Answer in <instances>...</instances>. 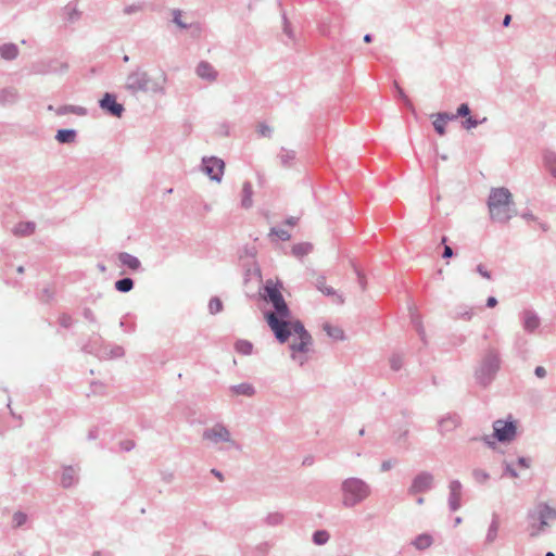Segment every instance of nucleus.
<instances>
[{"mask_svg": "<svg viewBox=\"0 0 556 556\" xmlns=\"http://www.w3.org/2000/svg\"><path fill=\"white\" fill-rule=\"evenodd\" d=\"M342 493V505L345 508H353L364 501H366L371 494L370 485L361 478L350 477L341 483Z\"/></svg>", "mask_w": 556, "mask_h": 556, "instance_id": "nucleus-5", "label": "nucleus"}, {"mask_svg": "<svg viewBox=\"0 0 556 556\" xmlns=\"http://www.w3.org/2000/svg\"><path fill=\"white\" fill-rule=\"evenodd\" d=\"M18 92L15 88L9 87L0 90V104L7 105L16 102Z\"/></svg>", "mask_w": 556, "mask_h": 556, "instance_id": "nucleus-22", "label": "nucleus"}, {"mask_svg": "<svg viewBox=\"0 0 556 556\" xmlns=\"http://www.w3.org/2000/svg\"><path fill=\"white\" fill-rule=\"evenodd\" d=\"M18 55V47L15 43H4L0 47V56L3 60L12 61Z\"/></svg>", "mask_w": 556, "mask_h": 556, "instance_id": "nucleus-25", "label": "nucleus"}, {"mask_svg": "<svg viewBox=\"0 0 556 556\" xmlns=\"http://www.w3.org/2000/svg\"><path fill=\"white\" fill-rule=\"evenodd\" d=\"M208 311L211 314L215 315L223 311V303L219 298L213 296L208 302Z\"/></svg>", "mask_w": 556, "mask_h": 556, "instance_id": "nucleus-40", "label": "nucleus"}, {"mask_svg": "<svg viewBox=\"0 0 556 556\" xmlns=\"http://www.w3.org/2000/svg\"><path fill=\"white\" fill-rule=\"evenodd\" d=\"M77 132L75 129H59L55 135L58 142L68 144L75 142Z\"/></svg>", "mask_w": 556, "mask_h": 556, "instance_id": "nucleus-24", "label": "nucleus"}, {"mask_svg": "<svg viewBox=\"0 0 556 556\" xmlns=\"http://www.w3.org/2000/svg\"><path fill=\"white\" fill-rule=\"evenodd\" d=\"M442 244H444V250H443V253H442V257L443 258H451L453 255H454V251L453 249L450 247V245H446V237H442V240H441Z\"/></svg>", "mask_w": 556, "mask_h": 556, "instance_id": "nucleus-55", "label": "nucleus"}, {"mask_svg": "<svg viewBox=\"0 0 556 556\" xmlns=\"http://www.w3.org/2000/svg\"><path fill=\"white\" fill-rule=\"evenodd\" d=\"M269 235L270 236L275 235V236H277L282 241H288L291 238V235L289 233L288 230L278 229L276 227H273L270 229V233Z\"/></svg>", "mask_w": 556, "mask_h": 556, "instance_id": "nucleus-48", "label": "nucleus"}, {"mask_svg": "<svg viewBox=\"0 0 556 556\" xmlns=\"http://www.w3.org/2000/svg\"><path fill=\"white\" fill-rule=\"evenodd\" d=\"M412 323L416 328L418 334L420 336L421 340H425V329L422 327L419 316L416 314H412Z\"/></svg>", "mask_w": 556, "mask_h": 556, "instance_id": "nucleus-47", "label": "nucleus"}, {"mask_svg": "<svg viewBox=\"0 0 556 556\" xmlns=\"http://www.w3.org/2000/svg\"><path fill=\"white\" fill-rule=\"evenodd\" d=\"M528 517L530 519H536L541 522V527H548L549 521L556 520V508L551 507L547 503H540L536 506V510L529 513Z\"/></svg>", "mask_w": 556, "mask_h": 556, "instance_id": "nucleus-10", "label": "nucleus"}, {"mask_svg": "<svg viewBox=\"0 0 556 556\" xmlns=\"http://www.w3.org/2000/svg\"><path fill=\"white\" fill-rule=\"evenodd\" d=\"M252 194H253L252 184L250 181H244L243 186H242V200H241V205L244 208H249L252 206V204H253Z\"/></svg>", "mask_w": 556, "mask_h": 556, "instance_id": "nucleus-27", "label": "nucleus"}, {"mask_svg": "<svg viewBox=\"0 0 556 556\" xmlns=\"http://www.w3.org/2000/svg\"><path fill=\"white\" fill-rule=\"evenodd\" d=\"M543 164L548 173L556 179V152L552 150H545L543 152Z\"/></svg>", "mask_w": 556, "mask_h": 556, "instance_id": "nucleus-19", "label": "nucleus"}, {"mask_svg": "<svg viewBox=\"0 0 556 556\" xmlns=\"http://www.w3.org/2000/svg\"><path fill=\"white\" fill-rule=\"evenodd\" d=\"M119 327L123 329V331L128 333H132L136 330V324L134 321L128 323L126 317L121 319Z\"/></svg>", "mask_w": 556, "mask_h": 556, "instance_id": "nucleus-50", "label": "nucleus"}, {"mask_svg": "<svg viewBox=\"0 0 556 556\" xmlns=\"http://www.w3.org/2000/svg\"><path fill=\"white\" fill-rule=\"evenodd\" d=\"M490 217L493 222L506 224L517 214L511 192L505 188H492L488 198Z\"/></svg>", "mask_w": 556, "mask_h": 556, "instance_id": "nucleus-2", "label": "nucleus"}, {"mask_svg": "<svg viewBox=\"0 0 556 556\" xmlns=\"http://www.w3.org/2000/svg\"><path fill=\"white\" fill-rule=\"evenodd\" d=\"M494 435L500 442H510L516 435L514 421L495 420L493 422Z\"/></svg>", "mask_w": 556, "mask_h": 556, "instance_id": "nucleus-8", "label": "nucleus"}, {"mask_svg": "<svg viewBox=\"0 0 556 556\" xmlns=\"http://www.w3.org/2000/svg\"><path fill=\"white\" fill-rule=\"evenodd\" d=\"M68 113L84 116L87 114V110L85 108L78 106V105H62L56 110L58 115H65Z\"/></svg>", "mask_w": 556, "mask_h": 556, "instance_id": "nucleus-30", "label": "nucleus"}, {"mask_svg": "<svg viewBox=\"0 0 556 556\" xmlns=\"http://www.w3.org/2000/svg\"><path fill=\"white\" fill-rule=\"evenodd\" d=\"M471 476L473 481L478 484H485L490 479L489 472L480 468L472 469Z\"/></svg>", "mask_w": 556, "mask_h": 556, "instance_id": "nucleus-34", "label": "nucleus"}, {"mask_svg": "<svg viewBox=\"0 0 556 556\" xmlns=\"http://www.w3.org/2000/svg\"><path fill=\"white\" fill-rule=\"evenodd\" d=\"M330 539V534L326 530H317L313 533V542L316 545H324Z\"/></svg>", "mask_w": 556, "mask_h": 556, "instance_id": "nucleus-38", "label": "nucleus"}, {"mask_svg": "<svg viewBox=\"0 0 556 556\" xmlns=\"http://www.w3.org/2000/svg\"><path fill=\"white\" fill-rule=\"evenodd\" d=\"M283 519H285V517L281 513L275 511V513H269L266 516V518L264 519V522L267 526L275 527V526L281 525Z\"/></svg>", "mask_w": 556, "mask_h": 556, "instance_id": "nucleus-36", "label": "nucleus"}, {"mask_svg": "<svg viewBox=\"0 0 556 556\" xmlns=\"http://www.w3.org/2000/svg\"><path fill=\"white\" fill-rule=\"evenodd\" d=\"M469 114H470L469 105L467 103H462L458 106L456 114H450V116H455V118H457L459 116L460 117L468 116Z\"/></svg>", "mask_w": 556, "mask_h": 556, "instance_id": "nucleus-51", "label": "nucleus"}, {"mask_svg": "<svg viewBox=\"0 0 556 556\" xmlns=\"http://www.w3.org/2000/svg\"><path fill=\"white\" fill-rule=\"evenodd\" d=\"M504 475L509 476L511 478H518V472L513 467V465L507 462L504 463Z\"/></svg>", "mask_w": 556, "mask_h": 556, "instance_id": "nucleus-54", "label": "nucleus"}, {"mask_svg": "<svg viewBox=\"0 0 556 556\" xmlns=\"http://www.w3.org/2000/svg\"><path fill=\"white\" fill-rule=\"evenodd\" d=\"M502 359L498 350L492 346L488 348L475 368L476 382L483 388L489 387L500 371Z\"/></svg>", "mask_w": 556, "mask_h": 556, "instance_id": "nucleus-4", "label": "nucleus"}, {"mask_svg": "<svg viewBox=\"0 0 556 556\" xmlns=\"http://www.w3.org/2000/svg\"><path fill=\"white\" fill-rule=\"evenodd\" d=\"M534 375L538 377V378H545L546 375H547V371L546 369L543 367V366H538L535 367L534 369Z\"/></svg>", "mask_w": 556, "mask_h": 556, "instance_id": "nucleus-64", "label": "nucleus"}, {"mask_svg": "<svg viewBox=\"0 0 556 556\" xmlns=\"http://www.w3.org/2000/svg\"><path fill=\"white\" fill-rule=\"evenodd\" d=\"M278 159L282 166L289 167L295 159V152L293 150L281 148Z\"/></svg>", "mask_w": 556, "mask_h": 556, "instance_id": "nucleus-31", "label": "nucleus"}, {"mask_svg": "<svg viewBox=\"0 0 556 556\" xmlns=\"http://www.w3.org/2000/svg\"><path fill=\"white\" fill-rule=\"evenodd\" d=\"M270 303L275 309V313L271 314L275 315L277 318L285 320L290 316V309L282 295L271 301Z\"/></svg>", "mask_w": 556, "mask_h": 556, "instance_id": "nucleus-17", "label": "nucleus"}, {"mask_svg": "<svg viewBox=\"0 0 556 556\" xmlns=\"http://www.w3.org/2000/svg\"><path fill=\"white\" fill-rule=\"evenodd\" d=\"M517 464H518V466L527 469V468H530V466H531V459L528 457L520 456L517 459Z\"/></svg>", "mask_w": 556, "mask_h": 556, "instance_id": "nucleus-62", "label": "nucleus"}, {"mask_svg": "<svg viewBox=\"0 0 556 556\" xmlns=\"http://www.w3.org/2000/svg\"><path fill=\"white\" fill-rule=\"evenodd\" d=\"M28 516L23 511H16L14 513L12 517V527L13 528H21L27 522Z\"/></svg>", "mask_w": 556, "mask_h": 556, "instance_id": "nucleus-39", "label": "nucleus"}, {"mask_svg": "<svg viewBox=\"0 0 556 556\" xmlns=\"http://www.w3.org/2000/svg\"><path fill=\"white\" fill-rule=\"evenodd\" d=\"M455 119V116H450V113L440 112L437 114V118L433 122L434 130L443 136L445 134V125L448 121Z\"/></svg>", "mask_w": 556, "mask_h": 556, "instance_id": "nucleus-21", "label": "nucleus"}, {"mask_svg": "<svg viewBox=\"0 0 556 556\" xmlns=\"http://www.w3.org/2000/svg\"><path fill=\"white\" fill-rule=\"evenodd\" d=\"M237 353L242 355H250L253 351V344L248 340H238L235 344Z\"/></svg>", "mask_w": 556, "mask_h": 556, "instance_id": "nucleus-33", "label": "nucleus"}, {"mask_svg": "<svg viewBox=\"0 0 556 556\" xmlns=\"http://www.w3.org/2000/svg\"><path fill=\"white\" fill-rule=\"evenodd\" d=\"M173 22L181 29H187L189 28V25L186 24L185 22H182L181 20V15H182V12L179 10V9H175L173 10Z\"/></svg>", "mask_w": 556, "mask_h": 556, "instance_id": "nucleus-43", "label": "nucleus"}, {"mask_svg": "<svg viewBox=\"0 0 556 556\" xmlns=\"http://www.w3.org/2000/svg\"><path fill=\"white\" fill-rule=\"evenodd\" d=\"M546 528L547 527H545V526L541 527V522H539V521H538V523L532 522L530 525V536L536 538V536L541 535L543 532H545Z\"/></svg>", "mask_w": 556, "mask_h": 556, "instance_id": "nucleus-46", "label": "nucleus"}, {"mask_svg": "<svg viewBox=\"0 0 556 556\" xmlns=\"http://www.w3.org/2000/svg\"><path fill=\"white\" fill-rule=\"evenodd\" d=\"M166 80L167 76L164 72L161 73L160 78H152L146 71L136 68L127 75L125 88L132 94L138 92L164 94Z\"/></svg>", "mask_w": 556, "mask_h": 556, "instance_id": "nucleus-3", "label": "nucleus"}, {"mask_svg": "<svg viewBox=\"0 0 556 556\" xmlns=\"http://www.w3.org/2000/svg\"><path fill=\"white\" fill-rule=\"evenodd\" d=\"M144 8H146L144 2H137V3L126 5L123 11H124V14L131 15L134 13L143 11Z\"/></svg>", "mask_w": 556, "mask_h": 556, "instance_id": "nucleus-41", "label": "nucleus"}, {"mask_svg": "<svg viewBox=\"0 0 556 556\" xmlns=\"http://www.w3.org/2000/svg\"><path fill=\"white\" fill-rule=\"evenodd\" d=\"M460 416L456 413H448L441 417L438 421V430L440 434L445 435L448 432L454 431L460 426Z\"/></svg>", "mask_w": 556, "mask_h": 556, "instance_id": "nucleus-13", "label": "nucleus"}, {"mask_svg": "<svg viewBox=\"0 0 556 556\" xmlns=\"http://www.w3.org/2000/svg\"><path fill=\"white\" fill-rule=\"evenodd\" d=\"M59 323L64 328H70L73 325V318L68 314H62L59 318Z\"/></svg>", "mask_w": 556, "mask_h": 556, "instance_id": "nucleus-53", "label": "nucleus"}, {"mask_svg": "<svg viewBox=\"0 0 556 556\" xmlns=\"http://www.w3.org/2000/svg\"><path fill=\"white\" fill-rule=\"evenodd\" d=\"M498 528H500L498 519H497V516L494 515L493 519H492V521H491V523L489 526L486 535H485V542L486 543L491 544V543H493L496 540Z\"/></svg>", "mask_w": 556, "mask_h": 556, "instance_id": "nucleus-29", "label": "nucleus"}, {"mask_svg": "<svg viewBox=\"0 0 556 556\" xmlns=\"http://www.w3.org/2000/svg\"><path fill=\"white\" fill-rule=\"evenodd\" d=\"M197 75L207 81H214L217 78V71L207 61H201L195 68Z\"/></svg>", "mask_w": 556, "mask_h": 556, "instance_id": "nucleus-15", "label": "nucleus"}, {"mask_svg": "<svg viewBox=\"0 0 556 556\" xmlns=\"http://www.w3.org/2000/svg\"><path fill=\"white\" fill-rule=\"evenodd\" d=\"M486 121V117H483L481 121H478L477 118L469 116L463 122V127L465 129H472L476 128L479 124H482Z\"/></svg>", "mask_w": 556, "mask_h": 556, "instance_id": "nucleus-42", "label": "nucleus"}, {"mask_svg": "<svg viewBox=\"0 0 556 556\" xmlns=\"http://www.w3.org/2000/svg\"><path fill=\"white\" fill-rule=\"evenodd\" d=\"M65 10L67 11V20L70 22H75L79 18L80 13L75 7L66 5Z\"/></svg>", "mask_w": 556, "mask_h": 556, "instance_id": "nucleus-52", "label": "nucleus"}, {"mask_svg": "<svg viewBox=\"0 0 556 556\" xmlns=\"http://www.w3.org/2000/svg\"><path fill=\"white\" fill-rule=\"evenodd\" d=\"M321 293H324L327 296H334V302L337 304H343L344 302L343 296L341 294H338L332 287L327 286Z\"/></svg>", "mask_w": 556, "mask_h": 556, "instance_id": "nucleus-44", "label": "nucleus"}, {"mask_svg": "<svg viewBox=\"0 0 556 556\" xmlns=\"http://www.w3.org/2000/svg\"><path fill=\"white\" fill-rule=\"evenodd\" d=\"M36 229V224L33 223V222H24V223H18L15 227H14V235L16 236H29L31 235Z\"/></svg>", "mask_w": 556, "mask_h": 556, "instance_id": "nucleus-28", "label": "nucleus"}, {"mask_svg": "<svg viewBox=\"0 0 556 556\" xmlns=\"http://www.w3.org/2000/svg\"><path fill=\"white\" fill-rule=\"evenodd\" d=\"M78 481V471L73 466L63 468L61 476V484L63 488H71Z\"/></svg>", "mask_w": 556, "mask_h": 556, "instance_id": "nucleus-16", "label": "nucleus"}, {"mask_svg": "<svg viewBox=\"0 0 556 556\" xmlns=\"http://www.w3.org/2000/svg\"><path fill=\"white\" fill-rule=\"evenodd\" d=\"M434 488V476L430 471H420L412 480L407 493L416 495L427 493Z\"/></svg>", "mask_w": 556, "mask_h": 556, "instance_id": "nucleus-6", "label": "nucleus"}, {"mask_svg": "<svg viewBox=\"0 0 556 556\" xmlns=\"http://www.w3.org/2000/svg\"><path fill=\"white\" fill-rule=\"evenodd\" d=\"M477 273H479L483 278L491 279V273L485 268L484 265L479 264L476 268Z\"/></svg>", "mask_w": 556, "mask_h": 556, "instance_id": "nucleus-59", "label": "nucleus"}, {"mask_svg": "<svg viewBox=\"0 0 556 556\" xmlns=\"http://www.w3.org/2000/svg\"><path fill=\"white\" fill-rule=\"evenodd\" d=\"M224 168V161L216 156L202 159V170L214 181L219 182L222 180Z\"/></svg>", "mask_w": 556, "mask_h": 556, "instance_id": "nucleus-7", "label": "nucleus"}, {"mask_svg": "<svg viewBox=\"0 0 556 556\" xmlns=\"http://www.w3.org/2000/svg\"><path fill=\"white\" fill-rule=\"evenodd\" d=\"M315 287L317 288V290L323 292V290L327 287L326 278L324 276L317 277L315 281Z\"/></svg>", "mask_w": 556, "mask_h": 556, "instance_id": "nucleus-61", "label": "nucleus"}, {"mask_svg": "<svg viewBox=\"0 0 556 556\" xmlns=\"http://www.w3.org/2000/svg\"><path fill=\"white\" fill-rule=\"evenodd\" d=\"M281 295L282 294L280 291V286L274 283L271 280H267L264 286L263 298L270 303L271 301L280 298Z\"/></svg>", "mask_w": 556, "mask_h": 556, "instance_id": "nucleus-18", "label": "nucleus"}, {"mask_svg": "<svg viewBox=\"0 0 556 556\" xmlns=\"http://www.w3.org/2000/svg\"><path fill=\"white\" fill-rule=\"evenodd\" d=\"M267 323L274 331L277 340L281 343L286 342L289 337L294 333L299 337V341H294L290 344V349L294 352L306 353L313 343L312 336L304 328V325L300 320L287 321L277 318L273 314L266 315Z\"/></svg>", "mask_w": 556, "mask_h": 556, "instance_id": "nucleus-1", "label": "nucleus"}, {"mask_svg": "<svg viewBox=\"0 0 556 556\" xmlns=\"http://www.w3.org/2000/svg\"><path fill=\"white\" fill-rule=\"evenodd\" d=\"M134 288V280L129 277L118 279L115 282V289L122 293L129 292Z\"/></svg>", "mask_w": 556, "mask_h": 556, "instance_id": "nucleus-32", "label": "nucleus"}, {"mask_svg": "<svg viewBox=\"0 0 556 556\" xmlns=\"http://www.w3.org/2000/svg\"><path fill=\"white\" fill-rule=\"evenodd\" d=\"M403 366V357L400 354H393L390 357V367L394 371H399Z\"/></svg>", "mask_w": 556, "mask_h": 556, "instance_id": "nucleus-45", "label": "nucleus"}, {"mask_svg": "<svg viewBox=\"0 0 556 556\" xmlns=\"http://www.w3.org/2000/svg\"><path fill=\"white\" fill-rule=\"evenodd\" d=\"M119 447L124 452H129L135 447V442L132 440H124L119 442Z\"/></svg>", "mask_w": 556, "mask_h": 556, "instance_id": "nucleus-57", "label": "nucleus"}, {"mask_svg": "<svg viewBox=\"0 0 556 556\" xmlns=\"http://www.w3.org/2000/svg\"><path fill=\"white\" fill-rule=\"evenodd\" d=\"M202 438L213 443L230 442L231 434L223 424H216L203 431Z\"/></svg>", "mask_w": 556, "mask_h": 556, "instance_id": "nucleus-9", "label": "nucleus"}, {"mask_svg": "<svg viewBox=\"0 0 556 556\" xmlns=\"http://www.w3.org/2000/svg\"><path fill=\"white\" fill-rule=\"evenodd\" d=\"M432 543H433V539L428 533H421V534L417 535L414 539V541L412 542L414 547L417 548L418 551L427 549L428 547H430L432 545Z\"/></svg>", "mask_w": 556, "mask_h": 556, "instance_id": "nucleus-26", "label": "nucleus"}, {"mask_svg": "<svg viewBox=\"0 0 556 556\" xmlns=\"http://www.w3.org/2000/svg\"><path fill=\"white\" fill-rule=\"evenodd\" d=\"M83 316L90 323H96L97 321V318L93 314V312L89 308V307H86L84 308L83 311Z\"/></svg>", "mask_w": 556, "mask_h": 556, "instance_id": "nucleus-58", "label": "nucleus"}, {"mask_svg": "<svg viewBox=\"0 0 556 556\" xmlns=\"http://www.w3.org/2000/svg\"><path fill=\"white\" fill-rule=\"evenodd\" d=\"M100 108L112 116L121 117L125 109L123 104L117 103L113 93L106 92L99 101Z\"/></svg>", "mask_w": 556, "mask_h": 556, "instance_id": "nucleus-11", "label": "nucleus"}, {"mask_svg": "<svg viewBox=\"0 0 556 556\" xmlns=\"http://www.w3.org/2000/svg\"><path fill=\"white\" fill-rule=\"evenodd\" d=\"M312 244L307 242L294 244L292 248V254L294 256H304L312 251Z\"/></svg>", "mask_w": 556, "mask_h": 556, "instance_id": "nucleus-37", "label": "nucleus"}, {"mask_svg": "<svg viewBox=\"0 0 556 556\" xmlns=\"http://www.w3.org/2000/svg\"><path fill=\"white\" fill-rule=\"evenodd\" d=\"M448 508L451 511H457L462 507L463 485L459 480H452L448 483Z\"/></svg>", "mask_w": 556, "mask_h": 556, "instance_id": "nucleus-12", "label": "nucleus"}, {"mask_svg": "<svg viewBox=\"0 0 556 556\" xmlns=\"http://www.w3.org/2000/svg\"><path fill=\"white\" fill-rule=\"evenodd\" d=\"M324 330L327 332L329 337L336 340H343L344 339V332L339 327H333L330 324L324 325Z\"/></svg>", "mask_w": 556, "mask_h": 556, "instance_id": "nucleus-35", "label": "nucleus"}, {"mask_svg": "<svg viewBox=\"0 0 556 556\" xmlns=\"http://www.w3.org/2000/svg\"><path fill=\"white\" fill-rule=\"evenodd\" d=\"M118 261L131 270H138L141 267V263L138 257L127 253L121 252L118 254Z\"/></svg>", "mask_w": 556, "mask_h": 556, "instance_id": "nucleus-20", "label": "nucleus"}, {"mask_svg": "<svg viewBox=\"0 0 556 556\" xmlns=\"http://www.w3.org/2000/svg\"><path fill=\"white\" fill-rule=\"evenodd\" d=\"M520 320L522 328L529 333L534 332L541 325V319L533 309L522 311L520 314Z\"/></svg>", "mask_w": 556, "mask_h": 556, "instance_id": "nucleus-14", "label": "nucleus"}, {"mask_svg": "<svg viewBox=\"0 0 556 556\" xmlns=\"http://www.w3.org/2000/svg\"><path fill=\"white\" fill-rule=\"evenodd\" d=\"M283 33L289 37V38H292L293 37V33L291 30V26H290V23L288 22L286 15L283 14Z\"/></svg>", "mask_w": 556, "mask_h": 556, "instance_id": "nucleus-63", "label": "nucleus"}, {"mask_svg": "<svg viewBox=\"0 0 556 556\" xmlns=\"http://www.w3.org/2000/svg\"><path fill=\"white\" fill-rule=\"evenodd\" d=\"M257 131L263 137H270L271 132H273V129L268 125L262 123V124L258 125Z\"/></svg>", "mask_w": 556, "mask_h": 556, "instance_id": "nucleus-56", "label": "nucleus"}, {"mask_svg": "<svg viewBox=\"0 0 556 556\" xmlns=\"http://www.w3.org/2000/svg\"><path fill=\"white\" fill-rule=\"evenodd\" d=\"M230 392L235 395H244L251 397L255 394V388L251 383L243 382L231 386Z\"/></svg>", "mask_w": 556, "mask_h": 556, "instance_id": "nucleus-23", "label": "nucleus"}, {"mask_svg": "<svg viewBox=\"0 0 556 556\" xmlns=\"http://www.w3.org/2000/svg\"><path fill=\"white\" fill-rule=\"evenodd\" d=\"M355 273L357 275V281H358V285H359L361 289L365 290L366 289V278H365V276L356 267H355Z\"/></svg>", "mask_w": 556, "mask_h": 556, "instance_id": "nucleus-60", "label": "nucleus"}, {"mask_svg": "<svg viewBox=\"0 0 556 556\" xmlns=\"http://www.w3.org/2000/svg\"><path fill=\"white\" fill-rule=\"evenodd\" d=\"M124 349L119 345H113L110 348L109 352H105V354L110 357V358H118V357H122L124 355Z\"/></svg>", "mask_w": 556, "mask_h": 556, "instance_id": "nucleus-49", "label": "nucleus"}]
</instances>
